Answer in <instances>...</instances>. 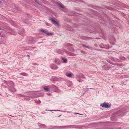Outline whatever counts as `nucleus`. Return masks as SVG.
Wrapping results in <instances>:
<instances>
[{"label":"nucleus","instance_id":"nucleus-1","mask_svg":"<svg viewBox=\"0 0 129 129\" xmlns=\"http://www.w3.org/2000/svg\"><path fill=\"white\" fill-rule=\"evenodd\" d=\"M100 106L102 107L105 108H108L110 106L109 103L106 102H104L102 104H101Z\"/></svg>","mask_w":129,"mask_h":129},{"label":"nucleus","instance_id":"nucleus-2","mask_svg":"<svg viewBox=\"0 0 129 129\" xmlns=\"http://www.w3.org/2000/svg\"><path fill=\"white\" fill-rule=\"evenodd\" d=\"M111 68V67H110L107 64L104 65L102 67V69L103 70H105L107 71L110 69Z\"/></svg>","mask_w":129,"mask_h":129},{"label":"nucleus","instance_id":"nucleus-3","mask_svg":"<svg viewBox=\"0 0 129 129\" xmlns=\"http://www.w3.org/2000/svg\"><path fill=\"white\" fill-rule=\"evenodd\" d=\"M17 96H23L24 97V99H25L29 100L30 99V97L28 96H25V95H21V94H17Z\"/></svg>","mask_w":129,"mask_h":129},{"label":"nucleus","instance_id":"nucleus-4","mask_svg":"<svg viewBox=\"0 0 129 129\" xmlns=\"http://www.w3.org/2000/svg\"><path fill=\"white\" fill-rule=\"evenodd\" d=\"M51 67L52 69L56 70L57 69L58 67L57 66L54 64H53L51 66Z\"/></svg>","mask_w":129,"mask_h":129},{"label":"nucleus","instance_id":"nucleus-5","mask_svg":"<svg viewBox=\"0 0 129 129\" xmlns=\"http://www.w3.org/2000/svg\"><path fill=\"white\" fill-rule=\"evenodd\" d=\"M9 90L12 92H15L16 91V89L13 87H10L9 88Z\"/></svg>","mask_w":129,"mask_h":129},{"label":"nucleus","instance_id":"nucleus-6","mask_svg":"<svg viewBox=\"0 0 129 129\" xmlns=\"http://www.w3.org/2000/svg\"><path fill=\"white\" fill-rule=\"evenodd\" d=\"M19 34L21 35H23L24 34V29L22 30L19 33Z\"/></svg>","mask_w":129,"mask_h":129},{"label":"nucleus","instance_id":"nucleus-7","mask_svg":"<svg viewBox=\"0 0 129 129\" xmlns=\"http://www.w3.org/2000/svg\"><path fill=\"white\" fill-rule=\"evenodd\" d=\"M65 52H66V53H67V54H68L70 56H74V54H73L72 53H71L69 52H68L66 50H65Z\"/></svg>","mask_w":129,"mask_h":129},{"label":"nucleus","instance_id":"nucleus-8","mask_svg":"<svg viewBox=\"0 0 129 129\" xmlns=\"http://www.w3.org/2000/svg\"><path fill=\"white\" fill-rule=\"evenodd\" d=\"M113 60L115 62H121V61L119 59L116 58H113Z\"/></svg>","mask_w":129,"mask_h":129},{"label":"nucleus","instance_id":"nucleus-9","mask_svg":"<svg viewBox=\"0 0 129 129\" xmlns=\"http://www.w3.org/2000/svg\"><path fill=\"white\" fill-rule=\"evenodd\" d=\"M66 75L67 77H71L73 75V74L72 73H66Z\"/></svg>","mask_w":129,"mask_h":129},{"label":"nucleus","instance_id":"nucleus-10","mask_svg":"<svg viewBox=\"0 0 129 129\" xmlns=\"http://www.w3.org/2000/svg\"><path fill=\"white\" fill-rule=\"evenodd\" d=\"M9 84L12 86H15V84L14 82L12 81H10L9 82Z\"/></svg>","mask_w":129,"mask_h":129},{"label":"nucleus","instance_id":"nucleus-11","mask_svg":"<svg viewBox=\"0 0 129 129\" xmlns=\"http://www.w3.org/2000/svg\"><path fill=\"white\" fill-rule=\"evenodd\" d=\"M114 66L115 67H117V68H120V67L121 66V65L120 64H117V63H115Z\"/></svg>","mask_w":129,"mask_h":129},{"label":"nucleus","instance_id":"nucleus-12","mask_svg":"<svg viewBox=\"0 0 129 129\" xmlns=\"http://www.w3.org/2000/svg\"><path fill=\"white\" fill-rule=\"evenodd\" d=\"M57 5L60 8H64V6L62 5H61L59 3H57Z\"/></svg>","mask_w":129,"mask_h":129},{"label":"nucleus","instance_id":"nucleus-13","mask_svg":"<svg viewBox=\"0 0 129 129\" xmlns=\"http://www.w3.org/2000/svg\"><path fill=\"white\" fill-rule=\"evenodd\" d=\"M62 61H63V62L64 63H66L67 62V59H66L65 58H62Z\"/></svg>","mask_w":129,"mask_h":129},{"label":"nucleus","instance_id":"nucleus-14","mask_svg":"<svg viewBox=\"0 0 129 129\" xmlns=\"http://www.w3.org/2000/svg\"><path fill=\"white\" fill-rule=\"evenodd\" d=\"M34 101L37 104H39L41 103V101L39 100H34Z\"/></svg>","mask_w":129,"mask_h":129},{"label":"nucleus","instance_id":"nucleus-15","mask_svg":"<svg viewBox=\"0 0 129 129\" xmlns=\"http://www.w3.org/2000/svg\"><path fill=\"white\" fill-rule=\"evenodd\" d=\"M120 59L122 60H125V57L123 56H120L119 57Z\"/></svg>","mask_w":129,"mask_h":129},{"label":"nucleus","instance_id":"nucleus-16","mask_svg":"<svg viewBox=\"0 0 129 129\" xmlns=\"http://www.w3.org/2000/svg\"><path fill=\"white\" fill-rule=\"evenodd\" d=\"M43 88L44 90L46 91H49V89L48 87H44Z\"/></svg>","mask_w":129,"mask_h":129},{"label":"nucleus","instance_id":"nucleus-17","mask_svg":"<svg viewBox=\"0 0 129 129\" xmlns=\"http://www.w3.org/2000/svg\"><path fill=\"white\" fill-rule=\"evenodd\" d=\"M50 20L53 22V23H54L56 21L53 18H50Z\"/></svg>","mask_w":129,"mask_h":129},{"label":"nucleus","instance_id":"nucleus-18","mask_svg":"<svg viewBox=\"0 0 129 129\" xmlns=\"http://www.w3.org/2000/svg\"><path fill=\"white\" fill-rule=\"evenodd\" d=\"M50 20L53 22V23H54L56 21L53 18H50Z\"/></svg>","mask_w":129,"mask_h":129},{"label":"nucleus","instance_id":"nucleus-19","mask_svg":"<svg viewBox=\"0 0 129 129\" xmlns=\"http://www.w3.org/2000/svg\"><path fill=\"white\" fill-rule=\"evenodd\" d=\"M53 24L56 26H58L59 25V23L56 21L54 23H53Z\"/></svg>","mask_w":129,"mask_h":129},{"label":"nucleus","instance_id":"nucleus-20","mask_svg":"<svg viewBox=\"0 0 129 129\" xmlns=\"http://www.w3.org/2000/svg\"><path fill=\"white\" fill-rule=\"evenodd\" d=\"M20 74L21 75H23V76H26L27 75L26 74L24 73H21Z\"/></svg>","mask_w":129,"mask_h":129},{"label":"nucleus","instance_id":"nucleus-21","mask_svg":"<svg viewBox=\"0 0 129 129\" xmlns=\"http://www.w3.org/2000/svg\"><path fill=\"white\" fill-rule=\"evenodd\" d=\"M80 77L81 78H86L84 77V75L82 74H80Z\"/></svg>","mask_w":129,"mask_h":129},{"label":"nucleus","instance_id":"nucleus-22","mask_svg":"<svg viewBox=\"0 0 129 129\" xmlns=\"http://www.w3.org/2000/svg\"><path fill=\"white\" fill-rule=\"evenodd\" d=\"M52 87L55 89H57V88L56 86H55V85H52Z\"/></svg>","mask_w":129,"mask_h":129},{"label":"nucleus","instance_id":"nucleus-23","mask_svg":"<svg viewBox=\"0 0 129 129\" xmlns=\"http://www.w3.org/2000/svg\"><path fill=\"white\" fill-rule=\"evenodd\" d=\"M46 35H52V33H46Z\"/></svg>","mask_w":129,"mask_h":129},{"label":"nucleus","instance_id":"nucleus-24","mask_svg":"<svg viewBox=\"0 0 129 129\" xmlns=\"http://www.w3.org/2000/svg\"><path fill=\"white\" fill-rule=\"evenodd\" d=\"M41 32H42V33H46V31L44 30H41L40 31Z\"/></svg>","mask_w":129,"mask_h":129},{"label":"nucleus","instance_id":"nucleus-25","mask_svg":"<svg viewBox=\"0 0 129 129\" xmlns=\"http://www.w3.org/2000/svg\"><path fill=\"white\" fill-rule=\"evenodd\" d=\"M42 127H45V126L44 124H41V125H40Z\"/></svg>","mask_w":129,"mask_h":129},{"label":"nucleus","instance_id":"nucleus-26","mask_svg":"<svg viewBox=\"0 0 129 129\" xmlns=\"http://www.w3.org/2000/svg\"><path fill=\"white\" fill-rule=\"evenodd\" d=\"M77 81L79 82H82L83 81V80H82L81 79H78Z\"/></svg>","mask_w":129,"mask_h":129},{"label":"nucleus","instance_id":"nucleus-27","mask_svg":"<svg viewBox=\"0 0 129 129\" xmlns=\"http://www.w3.org/2000/svg\"><path fill=\"white\" fill-rule=\"evenodd\" d=\"M54 61L55 62H56L57 64H58V61L57 59H55Z\"/></svg>","mask_w":129,"mask_h":129},{"label":"nucleus","instance_id":"nucleus-28","mask_svg":"<svg viewBox=\"0 0 129 129\" xmlns=\"http://www.w3.org/2000/svg\"><path fill=\"white\" fill-rule=\"evenodd\" d=\"M85 47L89 49L91 48L89 47L88 46L86 45L85 46Z\"/></svg>","mask_w":129,"mask_h":129},{"label":"nucleus","instance_id":"nucleus-29","mask_svg":"<svg viewBox=\"0 0 129 129\" xmlns=\"http://www.w3.org/2000/svg\"><path fill=\"white\" fill-rule=\"evenodd\" d=\"M109 62L111 64H112L113 65H114V64H115V63H114L112 62L111 61H109Z\"/></svg>","mask_w":129,"mask_h":129},{"label":"nucleus","instance_id":"nucleus-30","mask_svg":"<svg viewBox=\"0 0 129 129\" xmlns=\"http://www.w3.org/2000/svg\"><path fill=\"white\" fill-rule=\"evenodd\" d=\"M59 52H58L59 53H61L62 52V51L61 50H59Z\"/></svg>","mask_w":129,"mask_h":129},{"label":"nucleus","instance_id":"nucleus-31","mask_svg":"<svg viewBox=\"0 0 129 129\" xmlns=\"http://www.w3.org/2000/svg\"><path fill=\"white\" fill-rule=\"evenodd\" d=\"M69 83L71 85L72 84V83L71 81H70L69 82Z\"/></svg>","mask_w":129,"mask_h":129},{"label":"nucleus","instance_id":"nucleus-32","mask_svg":"<svg viewBox=\"0 0 129 129\" xmlns=\"http://www.w3.org/2000/svg\"><path fill=\"white\" fill-rule=\"evenodd\" d=\"M82 45L84 47H85V45L84 44H82Z\"/></svg>","mask_w":129,"mask_h":129},{"label":"nucleus","instance_id":"nucleus-33","mask_svg":"<svg viewBox=\"0 0 129 129\" xmlns=\"http://www.w3.org/2000/svg\"><path fill=\"white\" fill-rule=\"evenodd\" d=\"M68 113H72V112H71V111H68Z\"/></svg>","mask_w":129,"mask_h":129},{"label":"nucleus","instance_id":"nucleus-34","mask_svg":"<svg viewBox=\"0 0 129 129\" xmlns=\"http://www.w3.org/2000/svg\"><path fill=\"white\" fill-rule=\"evenodd\" d=\"M88 89H94L93 88H88Z\"/></svg>","mask_w":129,"mask_h":129},{"label":"nucleus","instance_id":"nucleus-35","mask_svg":"<svg viewBox=\"0 0 129 129\" xmlns=\"http://www.w3.org/2000/svg\"><path fill=\"white\" fill-rule=\"evenodd\" d=\"M75 113V114H79L81 115V114H79V113Z\"/></svg>","mask_w":129,"mask_h":129},{"label":"nucleus","instance_id":"nucleus-36","mask_svg":"<svg viewBox=\"0 0 129 129\" xmlns=\"http://www.w3.org/2000/svg\"><path fill=\"white\" fill-rule=\"evenodd\" d=\"M27 56H28V57H30V56H29V55H28H28H27Z\"/></svg>","mask_w":129,"mask_h":129},{"label":"nucleus","instance_id":"nucleus-37","mask_svg":"<svg viewBox=\"0 0 129 129\" xmlns=\"http://www.w3.org/2000/svg\"><path fill=\"white\" fill-rule=\"evenodd\" d=\"M65 112H68V111H64Z\"/></svg>","mask_w":129,"mask_h":129},{"label":"nucleus","instance_id":"nucleus-38","mask_svg":"<svg viewBox=\"0 0 129 129\" xmlns=\"http://www.w3.org/2000/svg\"><path fill=\"white\" fill-rule=\"evenodd\" d=\"M53 111H58V110H53Z\"/></svg>","mask_w":129,"mask_h":129},{"label":"nucleus","instance_id":"nucleus-39","mask_svg":"<svg viewBox=\"0 0 129 129\" xmlns=\"http://www.w3.org/2000/svg\"><path fill=\"white\" fill-rule=\"evenodd\" d=\"M109 47H108V48H106V49H109Z\"/></svg>","mask_w":129,"mask_h":129},{"label":"nucleus","instance_id":"nucleus-40","mask_svg":"<svg viewBox=\"0 0 129 129\" xmlns=\"http://www.w3.org/2000/svg\"><path fill=\"white\" fill-rule=\"evenodd\" d=\"M72 51H74V50L73 49Z\"/></svg>","mask_w":129,"mask_h":129},{"label":"nucleus","instance_id":"nucleus-41","mask_svg":"<svg viewBox=\"0 0 129 129\" xmlns=\"http://www.w3.org/2000/svg\"><path fill=\"white\" fill-rule=\"evenodd\" d=\"M35 2H36V3H37V1H35Z\"/></svg>","mask_w":129,"mask_h":129},{"label":"nucleus","instance_id":"nucleus-42","mask_svg":"<svg viewBox=\"0 0 129 129\" xmlns=\"http://www.w3.org/2000/svg\"><path fill=\"white\" fill-rule=\"evenodd\" d=\"M85 88V87H84V88Z\"/></svg>","mask_w":129,"mask_h":129},{"label":"nucleus","instance_id":"nucleus-43","mask_svg":"<svg viewBox=\"0 0 129 129\" xmlns=\"http://www.w3.org/2000/svg\"><path fill=\"white\" fill-rule=\"evenodd\" d=\"M88 89H87V91H88Z\"/></svg>","mask_w":129,"mask_h":129},{"label":"nucleus","instance_id":"nucleus-44","mask_svg":"<svg viewBox=\"0 0 129 129\" xmlns=\"http://www.w3.org/2000/svg\"><path fill=\"white\" fill-rule=\"evenodd\" d=\"M1 29V28H0V30Z\"/></svg>","mask_w":129,"mask_h":129},{"label":"nucleus","instance_id":"nucleus-45","mask_svg":"<svg viewBox=\"0 0 129 129\" xmlns=\"http://www.w3.org/2000/svg\"><path fill=\"white\" fill-rule=\"evenodd\" d=\"M1 3V1H0V3Z\"/></svg>","mask_w":129,"mask_h":129},{"label":"nucleus","instance_id":"nucleus-46","mask_svg":"<svg viewBox=\"0 0 129 129\" xmlns=\"http://www.w3.org/2000/svg\"><path fill=\"white\" fill-rule=\"evenodd\" d=\"M72 30L71 29L70 30H71V31H72Z\"/></svg>","mask_w":129,"mask_h":129},{"label":"nucleus","instance_id":"nucleus-47","mask_svg":"<svg viewBox=\"0 0 129 129\" xmlns=\"http://www.w3.org/2000/svg\"><path fill=\"white\" fill-rule=\"evenodd\" d=\"M1 34V33H0V34Z\"/></svg>","mask_w":129,"mask_h":129},{"label":"nucleus","instance_id":"nucleus-48","mask_svg":"<svg viewBox=\"0 0 129 129\" xmlns=\"http://www.w3.org/2000/svg\"><path fill=\"white\" fill-rule=\"evenodd\" d=\"M103 48H105V47H103Z\"/></svg>","mask_w":129,"mask_h":129}]
</instances>
